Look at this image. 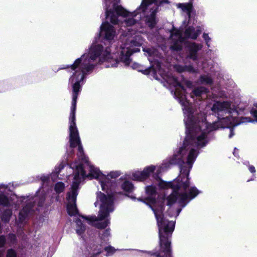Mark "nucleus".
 <instances>
[{
	"instance_id": "1",
	"label": "nucleus",
	"mask_w": 257,
	"mask_h": 257,
	"mask_svg": "<svg viewBox=\"0 0 257 257\" xmlns=\"http://www.w3.org/2000/svg\"><path fill=\"white\" fill-rule=\"evenodd\" d=\"M165 80L172 87L171 92L174 97L182 105L186 137L182 145L163 161L155 174L156 167L151 165L142 171L133 172L132 177L135 180L143 181L153 175V184L146 187L147 196L137 198L151 209H164L165 205L170 206L176 202L179 206L177 209H182L200 193L195 186L190 185L189 176L199 154V150L206 147L212 140V132L219 128L222 123H233L237 126L254 120L249 117H237L238 111L232 107L230 102L216 101L210 110L217 121L209 123L204 113L194 110L186 99L183 85L191 87V82L182 78L181 82L172 75H167Z\"/></svg>"
},
{
	"instance_id": "2",
	"label": "nucleus",
	"mask_w": 257,
	"mask_h": 257,
	"mask_svg": "<svg viewBox=\"0 0 257 257\" xmlns=\"http://www.w3.org/2000/svg\"><path fill=\"white\" fill-rule=\"evenodd\" d=\"M120 49H86L85 52L80 57L76 59L74 63L69 65H62L56 72L62 69H66L68 72L71 73L72 75L69 78L68 86L72 87V105L69 117V149L67 148V162H71L74 154V149L78 147L77 157L81 162L74 163L70 165V168L73 170L74 176L77 172V166L80 165L83 168V172L86 176L83 179L87 177L88 174L97 177L99 173L98 169L91 165L88 161V158L84 155L82 145L78 130L76 124L75 112L76 103L78 96L82 90V86L84 84L88 75L90 74L94 68L98 65L104 62H106V67H116L119 63L125 66H129L132 59L129 56L130 61L126 65L121 61L119 57Z\"/></svg>"
},
{
	"instance_id": "3",
	"label": "nucleus",
	"mask_w": 257,
	"mask_h": 257,
	"mask_svg": "<svg viewBox=\"0 0 257 257\" xmlns=\"http://www.w3.org/2000/svg\"><path fill=\"white\" fill-rule=\"evenodd\" d=\"M169 4L168 0H104L106 21L102 22L100 29L102 24H108L115 31V38L116 31L109 21L121 27L122 32L119 41H142L136 35V27L140 26V21L144 19L150 28H154L157 24L156 13Z\"/></svg>"
},
{
	"instance_id": "4",
	"label": "nucleus",
	"mask_w": 257,
	"mask_h": 257,
	"mask_svg": "<svg viewBox=\"0 0 257 257\" xmlns=\"http://www.w3.org/2000/svg\"><path fill=\"white\" fill-rule=\"evenodd\" d=\"M98 174L97 177H95L92 175L88 174L87 177L90 179L95 178L99 180L100 183L102 190L105 193L98 192L97 193L96 201L94 203V205L96 207L100 202L99 211L98 216L95 215L85 216L81 215V217L86 219L88 223L93 226H95L98 229L105 228L110 224L109 214L112 212L114 209V200L116 196V192L112 191V188L117 186L114 183L113 184V180L111 179H115L119 177L121 172L119 171H111L107 175L103 174L98 169Z\"/></svg>"
},
{
	"instance_id": "5",
	"label": "nucleus",
	"mask_w": 257,
	"mask_h": 257,
	"mask_svg": "<svg viewBox=\"0 0 257 257\" xmlns=\"http://www.w3.org/2000/svg\"><path fill=\"white\" fill-rule=\"evenodd\" d=\"M14 184L0 183V218L5 223H9L13 214L10 207L20 205L19 202H25L26 204L29 202L24 200L23 197L19 198L13 192Z\"/></svg>"
},
{
	"instance_id": "6",
	"label": "nucleus",
	"mask_w": 257,
	"mask_h": 257,
	"mask_svg": "<svg viewBox=\"0 0 257 257\" xmlns=\"http://www.w3.org/2000/svg\"><path fill=\"white\" fill-rule=\"evenodd\" d=\"M54 177H55V176L52 177L51 174L50 175H42L40 177V180L42 181V184L41 187L37 191L36 195L34 197L23 196V201L26 200V201H29V202L23 206V209L19 213V220L21 223H23L29 214H33L34 213L35 209H37L36 205L38 207L43 206L45 201V196L43 194L40 195L39 194L40 192L44 191V185L48 184V181L50 180V178L53 179Z\"/></svg>"
},
{
	"instance_id": "7",
	"label": "nucleus",
	"mask_w": 257,
	"mask_h": 257,
	"mask_svg": "<svg viewBox=\"0 0 257 257\" xmlns=\"http://www.w3.org/2000/svg\"><path fill=\"white\" fill-rule=\"evenodd\" d=\"M201 31L200 26H188L184 31L183 29H177L173 27L170 31L171 49L174 51L182 50L183 42H186L187 39L196 40Z\"/></svg>"
},
{
	"instance_id": "8",
	"label": "nucleus",
	"mask_w": 257,
	"mask_h": 257,
	"mask_svg": "<svg viewBox=\"0 0 257 257\" xmlns=\"http://www.w3.org/2000/svg\"><path fill=\"white\" fill-rule=\"evenodd\" d=\"M83 168L79 165L77 166V172L73 177V181L71 185V190L67 193V200L69 202L67 204V209L70 216H74L78 213L76 207V201L78 195L79 184L86 176V174L83 172Z\"/></svg>"
},
{
	"instance_id": "9",
	"label": "nucleus",
	"mask_w": 257,
	"mask_h": 257,
	"mask_svg": "<svg viewBox=\"0 0 257 257\" xmlns=\"http://www.w3.org/2000/svg\"><path fill=\"white\" fill-rule=\"evenodd\" d=\"M81 249L82 257H103L100 255L103 252V250L106 252L103 255L109 257L112 256L116 250L111 245L104 246L103 244L99 243L95 239L91 238L87 241L85 250Z\"/></svg>"
},
{
	"instance_id": "10",
	"label": "nucleus",
	"mask_w": 257,
	"mask_h": 257,
	"mask_svg": "<svg viewBox=\"0 0 257 257\" xmlns=\"http://www.w3.org/2000/svg\"><path fill=\"white\" fill-rule=\"evenodd\" d=\"M76 227H75V231L77 235L80 238H82V245L80 248V250H78V257H82V249L83 250H85V246L86 245V242L87 240H89L90 238L91 239H94V240L96 239V233L94 230H90L89 232L88 231H87V234L89 235V237H85V232L86 229V227L85 224H83L82 220L77 218L76 219L75 221Z\"/></svg>"
},
{
	"instance_id": "11",
	"label": "nucleus",
	"mask_w": 257,
	"mask_h": 257,
	"mask_svg": "<svg viewBox=\"0 0 257 257\" xmlns=\"http://www.w3.org/2000/svg\"><path fill=\"white\" fill-rule=\"evenodd\" d=\"M185 57L187 60H191L199 65V52L202 49V44L194 42H183Z\"/></svg>"
},
{
	"instance_id": "12",
	"label": "nucleus",
	"mask_w": 257,
	"mask_h": 257,
	"mask_svg": "<svg viewBox=\"0 0 257 257\" xmlns=\"http://www.w3.org/2000/svg\"><path fill=\"white\" fill-rule=\"evenodd\" d=\"M209 90L203 86L195 87L190 93L191 97L199 101L206 99L209 95Z\"/></svg>"
},
{
	"instance_id": "13",
	"label": "nucleus",
	"mask_w": 257,
	"mask_h": 257,
	"mask_svg": "<svg viewBox=\"0 0 257 257\" xmlns=\"http://www.w3.org/2000/svg\"><path fill=\"white\" fill-rule=\"evenodd\" d=\"M199 60V65L198 64H197V65L199 68L202 69L204 72H214V70L211 60H208L202 58H200Z\"/></svg>"
},
{
	"instance_id": "14",
	"label": "nucleus",
	"mask_w": 257,
	"mask_h": 257,
	"mask_svg": "<svg viewBox=\"0 0 257 257\" xmlns=\"http://www.w3.org/2000/svg\"><path fill=\"white\" fill-rule=\"evenodd\" d=\"M178 9H181L183 12L186 13L189 18H190L191 13L193 9L192 3H178L176 4Z\"/></svg>"
},
{
	"instance_id": "15",
	"label": "nucleus",
	"mask_w": 257,
	"mask_h": 257,
	"mask_svg": "<svg viewBox=\"0 0 257 257\" xmlns=\"http://www.w3.org/2000/svg\"><path fill=\"white\" fill-rule=\"evenodd\" d=\"M197 81L199 84L208 86H211L213 83V80L209 74L201 75Z\"/></svg>"
},
{
	"instance_id": "16",
	"label": "nucleus",
	"mask_w": 257,
	"mask_h": 257,
	"mask_svg": "<svg viewBox=\"0 0 257 257\" xmlns=\"http://www.w3.org/2000/svg\"><path fill=\"white\" fill-rule=\"evenodd\" d=\"M175 69L179 73L188 72L190 73H195L196 70L192 65H182L176 64L174 66Z\"/></svg>"
},
{
	"instance_id": "17",
	"label": "nucleus",
	"mask_w": 257,
	"mask_h": 257,
	"mask_svg": "<svg viewBox=\"0 0 257 257\" xmlns=\"http://www.w3.org/2000/svg\"><path fill=\"white\" fill-rule=\"evenodd\" d=\"M236 126H234L233 123H228L226 122L222 123V125L219 126V128H226L227 131L229 132L228 138H232L235 135L234 128Z\"/></svg>"
},
{
	"instance_id": "18",
	"label": "nucleus",
	"mask_w": 257,
	"mask_h": 257,
	"mask_svg": "<svg viewBox=\"0 0 257 257\" xmlns=\"http://www.w3.org/2000/svg\"><path fill=\"white\" fill-rule=\"evenodd\" d=\"M100 242L99 243L103 244V242L106 243L109 240L110 236V229L109 228H106L102 231V233H99Z\"/></svg>"
},
{
	"instance_id": "19",
	"label": "nucleus",
	"mask_w": 257,
	"mask_h": 257,
	"mask_svg": "<svg viewBox=\"0 0 257 257\" xmlns=\"http://www.w3.org/2000/svg\"><path fill=\"white\" fill-rule=\"evenodd\" d=\"M121 188L125 192H132L134 189V185L129 181L125 180L121 184Z\"/></svg>"
},
{
	"instance_id": "20",
	"label": "nucleus",
	"mask_w": 257,
	"mask_h": 257,
	"mask_svg": "<svg viewBox=\"0 0 257 257\" xmlns=\"http://www.w3.org/2000/svg\"><path fill=\"white\" fill-rule=\"evenodd\" d=\"M143 51L145 52L146 55L149 57L153 56L157 54V50L154 48H143Z\"/></svg>"
},
{
	"instance_id": "21",
	"label": "nucleus",
	"mask_w": 257,
	"mask_h": 257,
	"mask_svg": "<svg viewBox=\"0 0 257 257\" xmlns=\"http://www.w3.org/2000/svg\"><path fill=\"white\" fill-rule=\"evenodd\" d=\"M64 184L62 182H59L56 183L54 190L57 193H60L64 191Z\"/></svg>"
},
{
	"instance_id": "22",
	"label": "nucleus",
	"mask_w": 257,
	"mask_h": 257,
	"mask_svg": "<svg viewBox=\"0 0 257 257\" xmlns=\"http://www.w3.org/2000/svg\"><path fill=\"white\" fill-rule=\"evenodd\" d=\"M64 165L63 163L60 164L58 167L55 168V171L51 174V176L57 177L61 171L64 168Z\"/></svg>"
},
{
	"instance_id": "23",
	"label": "nucleus",
	"mask_w": 257,
	"mask_h": 257,
	"mask_svg": "<svg viewBox=\"0 0 257 257\" xmlns=\"http://www.w3.org/2000/svg\"><path fill=\"white\" fill-rule=\"evenodd\" d=\"M140 65L138 63H134L132 66L133 69H138L139 71H141L143 72V74L147 75L150 73V68H149L148 69H146L145 70H141L139 69Z\"/></svg>"
},
{
	"instance_id": "24",
	"label": "nucleus",
	"mask_w": 257,
	"mask_h": 257,
	"mask_svg": "<svg viewBox=\"0 0 257 257\" xmlns=\"http://www.w3.org/2000/svg\"><path fill=\"white\" fill-rule=\"evenodd\" d=\"M202 38L207 47L209 48L210 47L211 38L209 36L208 34L204 33L202 35Z\"/></svg>"
},
{
	"instance_id": "25",
	"label": "nucleus",
	"mask_w": 257,
	"mask_h": 257,
	"mask_svg": "<svg viewBox=\"0 0 257 257\" xmlns=\"http://www.w3.org/2000/svg\"><path fill=\"white\" fill-rule=\"evenodd\" d=\"M6 257H17V252L13 249H9L7 251Z\"/></svg>"
},
{
	"instance_id": "26",
	"label": "nucleus",
	"mask_w": 257,
	"mask_h": 257,
	"mask_svg": "<svg viewBox=\"0 0 257 257\" xmlns=\"http://www.w3.org/2000/svg\"><path fill=\"white\" fill-rule=\"evenodd\" d=\"M8 238L12 243H15L17 241V236L15 234L10 233Z\"/></svg>"
},
{
	"instance_id": "27",
	"label": "nucleus",
	"mask_w": 257,
	"mask_h": 257,
	"mask_svg": "<svg viewBox=\"0 0 257 257\" xmlns=\"http://www.w3.org/2000/svg\"><path fill=\"white\" fill-rule=\"evenodd\" d=\"M6 243V239L4 236H0V247L3 246ZM2 253L0 251V257H2Z\"/></svg>"
},
{
	"instance_id": "28",
	"label": "nucleus",
	"mask_w": 257,
	"mask_h": 257,
	"mask_svg": "<svg viewBox=\"0 0 257 257\" xmlns=\"http://www.w3.org/2000/svg\"><path fill=\"white\" fill-rule=\"evenodd\" d=\"M248 170L249 172L252 174H254L256 171L254 167L252 165H248Z\"/></svg>"
},
{
	"instance_id": "29",
	"label": "nucleus",
	"mask_w": 257,
	"mask_h": 257,
	"mask_svg": "<svg viewBox=\"0 0 257 257\" xmlns=\"http://www.w3.org/2000/svg\"><path fill=\"white\" fill-rule=\"evenodd\" d=\"M237 151H238V150L235 148L234 149V152H233V155H234V156H235L236 157H237L238 156Z\"/></svg>"
},
{
	"instance_id": "30",
	"label": "nucleus",
	"mask_w": 257,
	"mask_h": 257,
	"mask_svg": "<svg viewBox=\"0 0 257 257\" xmlns=\"http://www.w3.org/2000/svg\"><path fill=\"white\" fill-rule=\"evenodd\" d=\"M254 178H255V175L254 174H253L252 175V177L250 179H249L247 181V182L250 181H253L254 180Z\"/></svg>"
},
{
	"instance_id": "31",
	"label": "nucleus",
	"mask_w": 257,
	"mask_h": 257,
	"mask_svg": "<svg viewBox=\"0 0 257 257\" xmlns=\"http://www.w3.org/2000/svg\"><path fill=\"white\" fill-rule=\"evenodd\" d=\"M129 197H130L133 200H136V198L133 196H129Z\"/></svg>"
},
{
	"instance_id": "32",
	"label": "nucleus",
	"mask_w": 257,
	"mask_h": 257,
	"mask_svg": "<svg viewBox=\"0 0 257 257\" xmlns=\"http://www.w3.org/2000/svg\"><path fill=\"white\" fill-rule=\"evenodd\" d=\"M168 215L170 216H172L173 215L172 214H170L169 213H168Z\"/></svg>"
},
{
	"instance_id": "33",
	"label": "nucleus",
	"mask_w": 257,
	"mask_h": 257,
	"mask_svg": "<svg viewBox=\"0 0 257 257\" xmlns=\"http://www.w3.org/2000/svg\"><path fill=\"white\" fill-rule=\"evenodd\" d=\"M119 180H123L122 177H121L119 179Z\"/></svg>"
}]
</instances>
